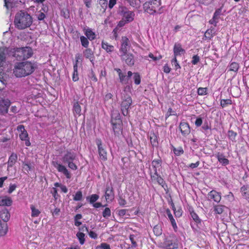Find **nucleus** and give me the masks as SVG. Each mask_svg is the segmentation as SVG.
I'll return each mask as SVG.
<instances>
[{
    "instance_id": "f257e3e1",
    "label": "nucleus",
    "mask_w": 249,
    "mask_h": 249,
    "mask_svg": "<svg viewBox=\"0 0 249 249\" xmlns=\"http://www.w3.org/2000/svg\"><path fill=\"white\" fill-rule=\"evenodd\" d=\"M14 23L17 29L23 30L31 25L33 19L27 12L20 11L16 14Z\"/></svg>"
},
{
    "instance_id": "f03ea898",
    "label": "nucleus",
    "mask_w": 249,
    "mask_h": 249,
    "mask_svg": "<svg viewBox=\"0 0 249 249\" xmlns=\"http://www.w3.org/2000/svg\"><path fill=\"white\" fill-rule=\"evenodd\" d=\"M36 68V65L31 62H19L15 67L14 73L17 77H25L32 74Z\"/></svg>"
},
{
    "instance_id": "7ed1b4c3",
    "label": "nucleus",
    "mask_w": 249,
    "mask_h": 249,
    "mask_svg": "<svg viewBox=\"0 0 249 249\" xmlns=\"http://www.w3.org/2000/svg\"><path fill=\"white\" fill-rule=\"evenodd\" d=\"M33 54L32 49L29 47L17 48L14 56L19 61L24 60L30 57Z\"/></svg>"
},
{
    "instance_id": "20e7f679",
    "label": "nucleus",
    "mask_w": 249,
    "mask_h": 249,
    "mask_svg": "<svg viewBox=\"0 0 249 249\" xmlns=\"http://www.w3.org/2000/svg\"><path fill=\"white\" fill-rule=\"evenodd\" d=\"M160 5V0H152L144 3L143 9L145 12L150 14H154L157 12V9Z\"/></svg>"
},
{
    "instance_id": "39448f33",
    "label": "nucleus",
    "mask_w": 249,
    "mask_h": 249,
    "mask_svg": "<svg viewBox=\"0 0 249 249\" xmlns=\"http://www.w3.org/2000/svg\"><path fill=\"white\" fill-rule=\"evenodd\" d=\"M118 14L122 17V18L127 22H130L134 20L135 14L133 12L129 10L125 6H120L118 10Z\"/></svg>"
},
{
    "instance_id": "423d86ee",
    "label": "nucleus",
    "mask_w": 249,
    "mask_h": 249,
    "mask_svg": "<svg viewBox=\"0 0 249 249\" xmlns=\"http://www.w3.org/2000/svg\"><path fill=\"white\" fill-rule=\"evenodd\" d=\"M132 100L131 97L129 95L124 96L122 99L121 104V109L122 114L126 116L128 114V109L132 105Z\"/></svg>"
},
{
    "instance_id": "0eeeda50",
    "label": "nucleus",
    "mask_w": 249,
    "mask_h": 249,
    "mask_svg": "<svg viewBox=\"0 0 249 249\" xmlns=\"http://www.w3.org/2000/svg\"><path fill=\"white\" fill-rule=\"evenodd\" d=\"M95 142L97 145L100 159L103 161H106L107 160V152L102 145L101 140L100 139H96Z\"/></svg>"
},
{
    "instance_id": "6e6552de",
    "label": "nucleus",
    "mask_w": 249,
    "mask_h": 249,
    "mask_svg": "<svg viewBox=\"0 0 249 249\" xmlns=\"http://www.w3.org/2000/svg\"><path fill=\"white\" fill-rule=\"evenodd\" d=\"M167 249H177L178 248V241L175 236L167 238L164 242Z\"/></svg>"
},
{
    "instance_id": "1a4fd4ad",
    "label": "nucleus",
    "mask_w": 249,
    "mask_h": 249,
    "mask_svg": "<svg viewBox=\"0 0 249 249\" xmlns=\"http://www.w3.org/2000/svg\"><path fill=\"white\" fill-rule=\"evenodd\" d=\"M121 46L119 50L121 54L127 53L130 47V44L128 38L126 36H122L121 38Z\"/></svg>"
},
{
    "instance_id": "9d476101",
    "label": "nucleus",
    "mask_w": 249,
    "mask_h": 249,
    "mask_svg": "<svg viewBox=\"0 0 249 249\" xmlns=\"http://www.w3.org/2000/svg\"><path fill=\"white\" fill-rule=\"evenodd\" d=\"M53 164L59 172L63 173L67 178L70 179L71 178V173L64 165L58 163L56 161H53Z\"/></svg>"
},
{
    "instance_id": "9b49d317",
    "label": "nucleus",
    "mask_w": 249,
    "mask_h": 249,
    "mask_svg": "<svg viewBox=\"0 0 249 249\" xmlns=\"http://www.w3.org/2000/svg\"><path fill=\"white\" fill-rule=\"evenodd\" d=\"M76 158V154L71 151H67L62 158L61 160L63 163L67 164L68 163L73 161Z\"/></svg>"
},
{
    "instance_id": "f8f14e48",
    "label": "nucleus",
    "mask_w": 249,
    "mask_h": 249,
    "mask_svg": "<svg viewBox=\"0 0 249 249\" xmlns=\"http://www.w3.org/2000/svg\"><path fill=\"white\" fill-rule=\"evenodd\" d=\"M121 59L124 61L126 64L129 66H132L135 63L134 57L131 53H126L124 54H120Z\"/></svg>"
},
{
    "instance_id": "ddd939ff",
    "label": "nucleus",
    "mask_w": 249,
    "mask_h": 249,
    "mask_svg": "<svg viewBox=\"0 0 249 249\" xmlns=\"http://www.w3.org/2000/svg\"><path fill=\"white\" fill-rule=\"evenodd\" d=\"M179 129L181 134L184 137L188 135L191 132V127L189 124L185 122H181L180 123Z\"/></svg>"
},
{
    "instance_id": "4468645a",
    "label": "nucleus",
    "mask_w": 249,
    "mask_h": 249,
    "mask_svg": "<svg viewBox=\"0 0 249 249\" xmlns=\"http://www.w3.org/2000/svg\"><path fill=\"white\" fill-rule=\"evenodd\" d=\"M154 168V175H151L152 179L156 180L159 184L162 187L164 188V186L167 187V185L163 179L158 174L157 169L155 165H153Z\"/></svg>"
},
{
    "instance_id": "2eb2a0df",
    "label": "nucleus",
    "mask_w": 249,
    "mask_h": 249,
    "mask_svg": "<svg viewBox=\"0 0 249 249\" xmlns=\"http://www.w3.org/2000/svg\"><path fill=\"white\" fill-rule=\"evenodd\" d=\"M114 71H116L118 74L120 83L124 84H129V80L125 73L123 72L122 70L119 68H115Z\"/></svg>"
},
{
    "instance_id": "dca6fc26",
    "label": "nucleus",
    "mask_w": 249,
    "mask_h": 249,
    "mask_svg": "<svg viewBox=\"0 0 249 249\" xmlns=\"http://www.w3.org/2000/svg\"><path fill=\"white\" fill-rule=\"evenodd\" d=\"M218 161L223 166H226L229 164V160L225 158V156L223 153L217 152L215 155Z\"/></svg>"
},
{
    "instance_id": "f3484780",
    "label": "nucleus",
    "mask_w": 249,
    "mask_h": 249,
    "mask_svg": "<svg viewBox=\"0 0 249 249\" xmlns=\"http://www.w3.org/2000/svg\"><path fill=\"white\" fill-rule=\"evenodd\" d=\"M208 197L210 199H213L215 202H219L221 200V195L217 192L212 190L208 194Z\"/></svg>"
},
{
    "instance_id": "a211bd4d",
    "label": "nucleus",
    "mask_w": 249,
    "mask_h": 249,
    "mask_svg": "<svg viewBox=\"0 0 249 249\" xmlns=\"http://www.w3.org/2000/svg\"><path fill=\"white\" fill-rule=\"evenodd\" d=\"M10 214L6 208H2L0 210V218L2 220V222H7L9 220Z\"/></svg>"
},
{
    "instance_id": "6ab92c4d",
    "label": "nucleus",
    "mask_w": 249,
    "mask_h": 249,
    "mask_svg": "<svg viewBox=\"0 0 249 249\" xmlns=\"http://www.w3.org/2000/svg\"><path fill=\"white\" fill-rule=\"evenodd\" d=\"M12 204V199L7 196H0V206H10Z\"/></svg>"
},
{
    "instance_id": "aec40b11",
    "label": "nucleus",
    "mask_w": 249,
    "mask_h": 249,
    "mask_svg": "<svg viewBox=\"0 0 249 249\" xmlns=\"http://www.w3.org/2000/svg\"><path fill=\"white\" fill-rule=\"evenodd\" d=\"M17 130L20 132L21 133L19 136L20 139L22 140H26L28 138V134L27 132L25 130L24 126L23 125H19L17 127Z\"/></svg>"
},
{
    "instance_id": "412c9836",
    "label": "nucleus",
    "mask_w": 249,
    "mask_h": 249,
    "mask_svg": "<svg viewBox=\"0 0 249 249\" xmlns=\"http://www.w3.org/2000/svg\"><path fill=\"white\" fill-rule=\"evenodd\" d=\"M185 53V50L182 48L180 43H176L174 46V56L180 55L182 53Z\"/></svg>"
},
{
    "instance_id": "4be33fe9",
    "label": "nucleus",
    "mask_w": 249,
    "mask_h": 249,
    "mask_svg": "<svg viewBox=\"0 0 249 249\" xmlns=\"http://www.w3.org/2000/svg\"><path fill=\"white\" fill-rule=\"evenodd\" d=\"M105 196L107 200H111L114 198V195L112 187L109 186L106 187Z\"/></svg>"
},
{
    "instance_id": "5701e85b",
    "label": "nucleus",
    "mask_w": 249,
    "mask_h": 249,
    "mask_svg": "<svg viewBox=\"0 0 249 249\" xmlns=\"http://www.w3.org/2000/svg\"><path fill=\"white\" fill-rule=\"evenodd\" d=\"M83 55L85 58L89 59L90 62L93 64L94 60V53L90 48H86L83 51Z\"/></svg>"
},
{
    "instance_id": "b1692460",
    "label": "nucleus",
    "mask_w": 249,
    "mask_h": 249,
    "mask_svg": "<svg viewBox=\"0 0 249 249\" xmlns=\"http://www.w3.org/2000/svg\"><path fill=\"white\" fill-rule=\"evenodd\" d=\"M111 122L112 124H123L120 114L118 111H115L112 114Z\"/></svg>"
},
{
    "instance_id": "393cba45",
    "label": "nucleus",
    "mask_w": 249,
    "mask_h": 249,
    "mask_svg": "<svg viewBox=\"0 0 249 249\" xmlns=\"http://www.w3.org/2000/svg\"><path fill=\"white\" fill-rule=\"evenodd\" d=\"M8 231L7 223L0 220V236H4Z\"/></svg>"
},
{
    "instance_id": "a878e982",
    "label": "nucleus",
    "mask_w": 249,
    "mask_h": 249,
    "mask_svg": "<svg viewBox=\"0 0 249 249\" xmlns=\"http://www.w3.org/2000/svg\"><path fill=\"white\" fill-rule=\"evenodd\" d=\"M113 126V130L114 132V134L116 136H119L122 132V125L123 124H112Z\"/></svg>"
},
{
    "instance_id": "bb28decb",
    "label": "nucleus",
    "mask_w": 249,
    "mask_h": 249,
    "mask_svg": "<svg viewBox=\"0 0 249 249\" xmlns=\"http://www.w3.org/2000/svg\"><path fill=\"white\" fill-rule=\"evenodd\" d=\"M190 214L193 219V220L196 224H200L201 222V220L199 218L198 215L195 212L193 208L189 209Z\"/></svg>"
},
{
    "instance_id": "cd10ccee",
    "label": "nucleus",
    "mask_w": 249,
    "mask_h": 249,
    "mask_svg": "<svg viewBox=\"0 0 249 249\" xmlns=\"http://www.w3.org/2000/svg\"><path fill=\"white\" fill-rule=\"evenodd\" d=\"M166 213L168 216V218L169 219L171 223L173 226V228L174 230H176L177 229V225L176 224V222L175 221V220L174 219L170 210L169 209H167L166 210Z\"/></svg>"
},
{
    "instance_id": "c85d7f7f",
    "label": "nucleus",
    "mask_w": 249,
    "mask_h": 249,
    "mask_svg": "<svg viewBox=\"0 0 249 249\" xmlns=\"http://www.w3.org/2000/svg\"><path fill=\"white\" fill-rule=\"evenodd\" d=\"M18 159L17 155L15 153H12L9 158L8 161V167H12L16 163Z\"/></svg>"
},
{
    "instance_id": "c756f323",
    "label": "nucleus",
    "mask_w": 249,
    "mask_h": 249,
    "mask_svg": "<svg viewBox=\"0 0 249 249\" xmlns=\"http://www.w3.org/2000/svg\"><path fill=\"white\" fill-rule=\"evenodd\" d=\"M242 196L246 198H249V185H245L241 189Z\"/></svg>"
},
{
    "instance_id": "7c9ffc66",
    "label": "nucleus",
    "mask_w": 249,
    "mask_h": 249,
    "mask_svg": "<svg viewBox=\"0 0 249 249\" xmlns=\"http://www.w3.org/2000/svg\"><path fill=\"white\" fill-rule=\"evenodd\" d=\"M102 47L103 49L105 50L107 53H111L113 52L114 47L113 46L109 45L107 42H104L102 41Z\"/></svg>"
},
{
    "instance_id": "2f4dec72",
    "label": "nucleus",
    "mask_w": 249,
    "mask_h": 249,
    "mask_svg": "<svg viewBox=\"0 0 249 249\" xmlns=\"http://www.w3.org/2000/svg\"><path fill=\"white\" fill-rule=\"evenodd\" d=\"M85 35L90 40H93L96 38L95 34L92 31L90 28H88L86 30Z\"/></svg>"
},
{
    "instance_id": "473e14b6",
    "label": "nucleus",
    "mask_w": 249,
    "mask_h": 249,
    "mask_svg": "<svg viewBox=\"0 0 249 249\" xmlns=\"http://www.w3.org/2000/svg\"><path fill=\"white\" fill-rule=\"evenodd\" d=\"M214 34V29H208L205 33L204 37L205 39H210L213 37Z\"/></svg>"
},
{
    "instance_id": "72a5a7b5",
    "label": "nucleus",
    "mask_w": 249,
    "mask_h": 249,
    "mask_svg": "<svg viewBox=\"0 0 249 249\" xmlns=\"http://www.w3.org/2000/svg\"><path fill=\"white\" fill-rule=\"evenodd\" d=\"M237 133L234 132L233 130H230L228 132V136L229 139L232 142H236V137L237 136Z\"/></svg>"
},
{
    "instance_id": "f704fd0d",
    "label": "nucleus",
    "mask_w": 249,
    "mask_h": 249,
    "mask_svg": "<svg viewBox=\"0 0 249 249\" xmlns=\"http://www.w3.org/2000/svg\"><path fill=\"white\" fill-rule=\"evenodd\" d=\"M150 140L151 143L153 146H157L158 145V137L154 133L151 134Z\"/></svg>"
},
{
    "instance_id": "c9c22d12",
    "label": "nucleus",
    "mask_w": 249,
    "mask_h": 249,
    "mask_svg": "<svg viewBox=\"0 0 249 249\" xmlns=\"http://www.w3.org/2000/svg\"><path fill=\"white\" fill-rule=\"evenodd\" d=\"M228 67L229 71L237 72L238 71L239 66L238 63L236 62H231Z\"/></svg>"
},
{
    "instance_id": "e433bc0d",
    "label": "nucleus",
    "mask_w": 249,
    "mask_h": 249,
    "mask_svg": "<svg viewBox=\"0 0 249 249\" xmlns=\"http://www.w3.org/2000/svg\"><path fill=\"white\" fill-rule=\"evenodd\" d=\"M99 196L97 194H93L90 196L87 197V200L89 201L90 204H93L99 198Z\"/></svg>"
},
{
    "instance_id": "4c0bfd02",
    "label": "nucleus",
    "mask_w": 249,
    "mask_h": 249,
    "mask_svg": "<svg viewBox=\"0 0 249 249\" xmlns=\"http://www.w3.org/2000/svg\"><path fill=\"white\" fill-rule=\"evenodd\" d=\"M89 39L83 36H80V41L81 43V45L83 47H85V48H87L89 45Z\"/></svg>"
},
{
    "instance_id": "58836bf2",
    "label": "nucleus",
    "mask_w": 249,
    "mask_h": 249,
    "mask_svg": "<svg viewBox=\"0 0 249 249\" xmlns=\"http://www.w3.org/2000/svg\"><path fill=\"white\" fill-rule=\"evenodd\" d=\"M79 79L78 71H77V65L75 64L73 66V72L72 74V80L74 82L78 81Z\"/></svg>"
},
{
    "instance_id": "ea45409f",
    "label": "nucleus",
    "mask_w": 249,
    "mask_h": 249,
    "mask_svg": "<svg viewBox=\"0 0 249 249\" xmlns=\"http://www.w3.org/2000/svg\"><path fill=\"white\" fill-rule=\"evenodd\" d=\"M76 236L79 240L80 244L83 245L85 242V234L81 232H78L76 233Z\"/></svg>"
},
{
    "instance_id": "a19ab883",
    "label": "nucleus",
    "mask_w": 249,
    "mask_h": 249,
    "mask_svg": "<svg viewBox=\"0 0 249 249\" xmlns=\"http://www.w3.org/2000/svg\"><path fill=\"white\" fill-rule=\"evenodd\" d=\"M225 208L226 207L223 205H216L214 207V211L217 214H221Z\"/></svg>"
},
{
    "instance_id": "79ce46f5",
    "label": "nucleus",
    "mask_w": 249,
    "mask_h": 249,
    "mask_svg": "<svg viewBox=\"0 0 249 249\" xmlns=\"http://www.w3.org/2000/svg\"><path fill=\"white\" fill-rule=\"evenodd\" d=\"M73 110L74 112L77 114L79 115L81 114V109L78 102H77L74 103Z\"/></svg>"
},
{
    "instance_id": "37998d69",
    "label": "nucleus",
    "mask_w": 249,
    "mask_h": 249,
    "mask_svg": "<svg viewBox=\"0 0 249 249\" xmlns=\"http://www.w3.org/2000/svg\"><path fill=\"white\" fill-rule=\"evenodd\" d=\"M23 168L28 173L29 171L33 170L34 169V166L30 163L23 162Z\"/></svg>"
},
{
    "instance_id": "c03bdc74",
    "label": "nucleus",
    "mask_w": 249,
    "mask_h": 249,
    "mask_svg": "<svg viewBox=\"0 0 249 249\" xmlns=\"http://www.w3.org/2000/svg\"><path fill=\"white\" fill-rule=\"evenodd\" d=\"M31 209L32 211L31 215L32 217H37L40 213V212L39 210L36 209L35 206L33 205L31 206Z\"/></svg>"
},
{
    "instance_id": "a18cd8bd",
    "label": "nucleus",
    "mask_w": 249,
    "mask_h": 249,
    "mask_svg": "<svg viewBox=\"0 0 249 249\" xmlns=\"http://www.w3.org/2000/svg\"><path fill=\"white\" fill-rule=\"evenodd\" d=\"M5 59L4 50L0 48V67L2 66L3 62Z\"/></svg>"
},
{
    "instance_id": "49530a36",
    "label": "nucleus",
    "mask_w": 249,
    "mask_h": 249,
    "mask_svg": "<svg viewBox=\"0 0 249 249\" xmlns=\"http://www.w3.org/2000/svg\"><path fill=\"white\" fill-rule=\"evenodd\" d=\"M133 78L136 85H139L141 83V76L138 72H134Z\"/></svg>"
},
{
    "instance_id": "de8ad7c7",
    "label": "nucleus",
    "mask_w": 249,
    "mask_h": 249,
    "mask_svg": "<svg viewBox=\"0 0 249 249\" xmlns=\"http://www.w3.org/2000/svg\"><path fill=\"white\" fill-rule=\"evenodd\" d=\"M232 101L231 99H222L220 101V105L222 107H225L228 105H231Z\"/></svg>"
},
{
    "instance_id": "09e8293b",
    "label": "nucleus",
    "mask_w": 249,
    "mask_h": 249,
    "mask_svg": "<svg viewBox=\"0 0 249 249\" xmlns=\"http://www.w3.org/2000/svg\"><path fill=\"white\" fill-rule=\"evenodd\" d=\"M207 88H199L197 89V93L199 95H205L207 94Z\"/></svg>"
},
{
    "instance_id": "8fccbe9b",
    "label": "nucleus",
    "mask_w": 249,
    "mask_h": 249,
    "mask_svg": "<svg viewBox=\"0 0 249 249\" xmlns=\"http://www.w3.org/2000/svg\"><path fill=\"white\" fill-rule=\"evenodd\" d=\"M111 215V211L109 208H106L103 212V216L106 218H108Z\"/></svg>"
},
{
    "instance_id": "3c124183",
    "label": "nucleus",
    "mask_w": 249,
    "mask_h": 249,
    "mask_svg": "<svg viewBox=\"0 0 249 249\" xmlns=\"http://www.w3.org/2000/svg\"><path fill=\"white\" fill-rule=\"evenodd\" d=\"M72 38L73 40L77 41L79 38H80V33L78 31H73L71 32Z\"/></svg>"
},
{
    "instance_id": "603ef678",
    "label": "nucleus",
    "mask_w": 249,
    "mask_h": 249,
    "mask_svg": "<svg viewBox=\"0 0 249 249\" xmlns=\"http://www.w3.org/2000/svg\"><path fill=\"white\" fill-rule=\"evenodd\" d=\"M97 249H111L109 244L106 243H102L100 245L97 246Z\"/></svg>"
},
{
    "instance_id": "864d4df0",
    "label": "nucleus",
    "mask_w": 249,
    "mask_h": 249,
    "mask_svg": "<svg viewBox=\"0 0 249 249\" xmlns=\"http://www.w3.org/2000/svg\"><path fill=\"white\" fill-rule=\"evenodd\" d=\"M82 198V193L80 191H77L74 196L73 200L75 201H80Z\"/></svg>"
},
{
    "instance_id": "5fc2aeb1",
    "label": "nucleus",
    "mask_w": 249,
    "mask_h": 249,
    "mask_svg": "<svg viewBox=\"0 0 249 249\" xmlns=\"http://www.w3.org/2000/svg\"><path fill=\"white\" fill-rule=\"evenodd\" d=\"M172 209L174 211V213H175L176 216L178 217H180L182 215L181 209H179L178 211H176V208H175V205L173 202L172 203Z\"/></svg>"
},
{
    "instance_id": "6e6d98bb",
    "label": "nucleus",
    "mask_w": 249,
    "mask_h": 249,
    "mask_svg": "<svg viewBox=\"0 0 249 249\" xmlns=\"http://www.w3.org/2000/svg\"><path fill=\"white\" fill-rule=\"evenodd\" d=\"M153 231L157 236H159L161 234V230L160 227L158 225L154 227Z\"/></svg>"
},
{
    "instance_id": "4d7b16f0",
    "label": "nucleus",
    "mask_w": 249,
    "mask_h": 249,
    "mask_svg": "<svg viewBox=\"0 0 249 249\" xmlns=\"http://www.w3.org/2000/svg\"><path fill=\"white\" fill-rule=\"evenodd\" d=\"M171 63L172 65H174L175 67V69L177 70L178 69L180 68V67L178 63L177 60V56H174V58L171 61Z\"/></svg>"
},
{
    "instance_id": "13d9d810",
    "label": "nucleus",
    "mask_w": 249,
    "mask_h": 249,
    "mask_svg": "<svg viewBox=\"0 0 249 249\" xmlns=\"http://www.w3.org/2000/svg\"><path fill=\"white\" fill-rule=\"evenodd\" d=\"M134 237L135 236L133 234H130L129 235V239L132 243L131 247L133 248H135L137 246V244L136 242L134 240Z\"/></svg>"
},
{
    "instance_id": "bf43d9fd",
    "label": "nucleus",
    "mask_w": 249,
    "mask_h": 249,
    "mask_svg": "<svg viewBox=\"0 0 249 249\" xmlns=\"http://www.w3.org/2000/svg\"><path fill=\"white\" fill-rule=\"evenodd\" d=\"M118 203L121 206L124 207L126 205V201L122 196H120L118 199Z\"/></svg>"
},
{
    "instance_id": "052dcab7",
    "label": "nucleus",
    "mask_w": 249,
    "mask_h": 249,
    "mask_svg": "<svg viewBox=\"0 0 249 249\" xmlns=\"http://www.w3.org/2000/svg\"><path fill=\"white\" fill-rule=\"evenodd\" d=\"M99 4L102 8L106 9L107 6V0H99Z\"/></svg>"
},
{
    "instance_id": "680f3d73",
    "label": "nucleus",
    "mask_w": 249,
    "mask_h": 249,
    "mask_svg": "<svg viewBox=\"0 0 249 249\" xmlns=\"http://www.w3.org/2000/svg\"><path fill=\"white\" fill-rule=\"evenodd\" d=\"M37 19L39 20H43L46 17L45 15L43 12H42L41 11H39L38 13L36 15Z\"/></svg>"
},
{
    "instance_id": "e2e57ef3",
    "label": "nucleus",
    "mask_w": 249,
    "mask_h": 249,
    "mask_svg": "<svg viewBox=\"0 0 249 249\" xmlns=\"http://www.w3.org/2000/svg\"><path fill=\"white\" fill-rule=\"evenodd\" d=\"M68 167L73 170H76L77 169V166L73 162V161L67 163Z\"/></svg>"
},
{
    "instance_id": "0e129e2a",
    "label": "nucleus",
    "mask_w": 249,
    "mask_h": 249,
    "mask_svg": "<svg viewBox=\"0 0 249 249\" xmlns=\"http://www.w3.org/2000/svg\"><path fill=\"white\" fill-rule=\"evenodd\" d=\"M192 63L193 65H196L199 61V57L197 55H195L192 58Z\"/></svg>"
},
{
    "instance_id": "69168bd1",
    "label": "nucleus",
    "mask_w": 249,
    "mask_h": 249,
    "mask_svg": "<svg viewBox=\"0 0 249 249\" xmlns=\"http://www.w3.org/2000/svg\"><path fill=\"white\" fill-rule=\"evenodd\" d=\"M51 193L52 194L55 199H57L58 197L59 196V195L57 193V190L55 188H53L52 189V190L51 191Z\"/></svg>"
},
{
    "instance_id": "338daca9",
    "label": "nucleus",
    "mask_w": 249,
    "mask_h": 249,
    "mask_svg": "<svg viewBox=\"0 0 249 249\" xmlns=\"http://www.w3.org/2000/svg\"><path fill=\"white\" fill-rule=\"evenodd\" d=\"M222 12V9L221 8H218L217 10H215L213 14V17H214V18H216L218 19V17L220 16Z\"/></svg>"
},
{
    "instance_id": "774afa93",
    "label": "nucleus",
    "mask_w": 249,
    "mask_h": 249,
    "mask_svg": "<svg viewBox=\"0 0 249 249\" xmlns=\"http://www.w3.org/2000/svg\"><path fill=\"white\" fill-rule=\"evenodd\" d=\"M195 125L197 126H200L202 124V119L201 118L199 117L197 118L195 122Z\"/></svg>"
}]
</instances>
